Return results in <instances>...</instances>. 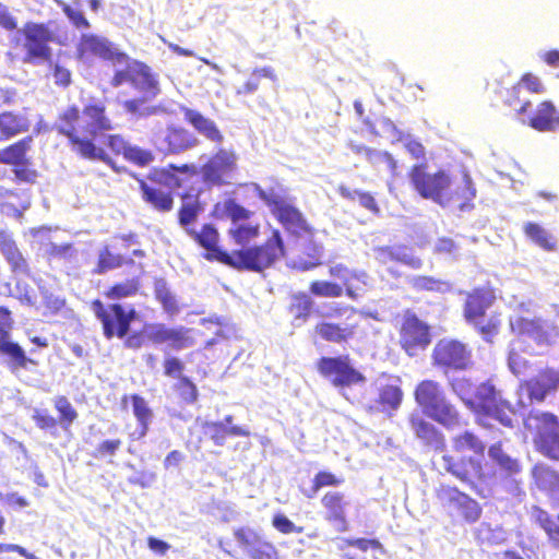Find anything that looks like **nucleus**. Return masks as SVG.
I'll list each match as a JSON object with an SVG mask.
<instances>
[{"mask_svg": "<svg viewBox=\"0 0 559 559\" xmlns=\"http://www.w3.org/2000/svg\"><path fill=\"white\" fill-rule=\"evenodd\" d=\"M115 124L107 114L105 104L92 98L82 108L72 104L58 112L51 129L68 141L70 150L78 156L102 160L116 173L121 171L104 148L97 145V138L114 130Z\"/></svg>", "mask_w": 559, "mask_h": 559, "instance_id": "obj_1", "label": "nucleus"}, {"mask_svg": "<svg viewBox=\"0 0 559 559\" xmlns=\"http://www.w3.org/2000/svg\"><path fill=\"white\" fill-rule=\"evenodd\" d=\"M407 178L420 198L431 200L442 207L455 206L464 211L472 207L476 197L473 180L467 174L461 180L453 181L443 169L430 173L427 163L413 165L407 171Z\"/></svg>", "mask_w": 559, "mask_h": 559, "instance_id": "obj_2", "label": "nucleus"}, {"mask_svg": "<svg viewBox=\"0 0 559 559\" xmlns=\"http://www.w3.org/2000/svg\"><path fill=\"white\" fill-rule=\"evenodd\" d=\"M452 451L442 455L444 471L472 490L485 484L489 475L483 460L486 444L473 431L465 430L451 439Z\"/></svg>", "mask_w": 559, "mask_h": 559, "instance_id": "obj_3", "label": "nucleus"}, {"mask_svg": "<svg viewBox=\"0 0 559 559\" xmlns=\"http://www.w3.org/2000/svg\"><path fill=\"white\" fill-rule=\"evenodd\" d=\"M238 171V155L231 148H218L205 163L198 167L194 164H169L160 169L166 182L179 189L183 186L177 173L189 177L201 175L202 183L207 188L224 187L233 183Z\"/></svg>", "mask_w": 559, "mask_h": 559, "instance_id": "obj_4", "label": "nucleus"}, {"mask_svg": "<svg viewBox=\"0 0 559 559\" xmlns=\"http://www.w3.org/2000/svg\"><path fill=\"white\" fill-rule=\"evenodd\" d=\"M313 334L322 342L343 347L359 342L366 336L361 322L357 318V310L340 304L332 308L325 319L316 323Z\"/></svg>", "mask_w": 559, "mask_h": 559, "instance_id": "obj_5", "label": "nucleus"}, {"mask_svg": "<svg viewBox=\"0 0 559 559\" xmlns=\"http://www.w3.org/2000/svg\"><path fill=\"white\" fill-rule=\"evenodd\" d=\"M285 243L281 231L273 229L271 236L261 245L231 251L228 266L237 271L261 273L273 267L285 257Z\"/></svg>", "mask_w": 559, "mask_h": 559, "instance_id": "obj_6", "label": "nucleus"}, {"mask_svg": "<svg viewBox=\"0 0 559 559\" xmlns=\"http://www.w3.org/2000/svg\"><path fill=\"white\" fill-rule=\"evenodd\" d=\"M414 400L428 417L440 425L447 428L461 425L460 412L447 399L440 382L432 379L419 381L414 390Z\"/></svg>", "mask_w": 559, "mask_h": 559, "instance_id": "obj_7", "label": "nucleus"}, {"mask_svg": "<svg viewBox=\"0 0 559 559\" xmlns=\"http://www.w3.org/2000/svg\"><path fill=\"white\" fill-rule=\"evenodd\" d=\"M464 404L475 415L476 423L483 427H487V418H493L504 427L513 426V406L499 396L495 385L489 381L480 383L474 396L464 400Z\"/></svg>", "mask_w": 559, "mask_h": 559, "instance_id": "obj_8", "label": "nucleus"}, {"mask_svg": "<svg viewBox=\"0 0 559 559\" xmlns=\"http://www.w3.org/2000/svg\"><path fill=\"white\" fill-rule=\"evenodd\" d=\"M20 34L21 36L11 38V45L14 48H23V63H52L50 43L55 41V34L47 23L27 21L20 29Z\"/></svg>", "mask_w": 559, "mask_h": 559, "instance_id": "obj_9", "label": "nucleus"}, {"mask_svg": "<svg viewBox=\"0 0 559 559\" xmlns=\"http://www.w3.org/2000/svg\"><path fill=\"white\" fill-rule=\"evenodd\" d=\"M535 450L543 456L559 462V417L548 411H531L523 419Z\"/></svg>", "mask_w": 559, "mask_h": 559, "instance_id": "obj_10", "label": "nucleus"}, {"mask_svg": "<svg viewBox=\"0 0 559 559\" xmlns=\"http://www.w3.org/2000/svg\"><path fill=\"white\" fill-rule=\"evenodd\" d=\"M91 309L99 321L103 335L107 340L127 336L131 330L132 322L138 318V311L134 306L126 307L120 302H105L100 298L91 301Z\"/></svg>", "mask_w": 559, "mask_h": 559, "instance_id": "obj_11", "label": "nucleus"}, {"mask_svg": "<svg viewBox=\"0 0 559 559\" xmlns=\"http://www.w3.org/2000/svg\"><path fill=\"white\" fill-rule=\"evenodd\" d=\"M397 344L408 357L426 352L432 342L431 326L413 310H405L395 324Z\"/></svg>", "mask_w": 559, "mask_h": 559, "instance_id": "obj_12", "label": "nucleus"}, {"mask_svg": "<svg viewBox=\"0 0 559 559\" xmlns=\"http://www.w3.org/2000/svg\"><path fill=\"white\" fill-rule=\"evenodd\" d=\"M435 496L453 520L459 519L464 524L473 525L483 515L480 503L454 485H439L435 490Z\"/></svg>", "mask_w": 559, "mask_h": 559, "instance_id": "obj_13", "label": "nucleus"}, {"mask_svg": "<svg viewBox=\"0 0 559 559\" xmlns=\"http://www.w3.org/2000/svg\"><path fill=\"white\" fill-rule=\"evenodd\" d=\"M257 195L270 207L275 219L288 234L297 237L310 236L313 234V228L310 226L302 212L293 203L277 194L274 190L267 191L258 189Z\"/></svg>", "mask_w": 559, "mask_h": 559, "instance_id": "obj_14", "label": "nucleus"}, {"mask_svg": "<svg viewBox=\"0 0 559 559\" xmlns=\"http://www.w3.org/2000/svg\"><path fill=\"white\" fill-rule=\"evenodd\" d=\"M430 359L432 367L444 374L465 371L473 365L472 349L467 344L455 338H440L437 341L431 350Z\"/></svg>", "mask_w": 559, "mask_h": 559, "instance_id": "obj_15", "label": "nucleus"}, {"mask_svg": "<svg viewBox=\"0 0 559 559\" xmlns=\"http://www.w3.org/2000/svg\"><path fill=\"white\" fill-rule=\"evenodd\" d=\"M317 370L336 388L352 386L366 381L365 374L353 366L348 355L321 357L317 361Z\"/></svg>", "mask_w": 559, "mask_h": 559, "instance_id": "obj_16", "label": "nucleus"}, {"mask_svg": "<svg viewBox=\"0 0 559 559\" xmlns=\"http://www.w3.org/2000/svg\"><path fill=\"white\" fill-rule=\"evenodd\" d=\"M124 68L115 72L111 78L110 85L119 87L124 83H130L139 91H147L150 96H157L160 92L156 75L152 73L151 68L140 61L123 62Z\"/></svg>", "mask_w": 559, "mask_h": 559, "instance_id": "obj_17", "label": "nucleus"}, {"mask_svg": "<svg viewBox=\"0 0 559 559\" xmlns=\"http://www.w3.org/2000/svg\"><path fill=\"white\" fill-rule=\"evenodd\" d=\"M203 250V258L207 261H215L221 264H229L231 252L221 246V234L213 223H204L200 228H192L186 234Z\"/></svg>", "mask_w": 559, "mask_h": 559, "instance_id": "obj_18", "label": "nucleus"}, {"mask_svg": "<svg viewBox=\"0 0 559 559\" xmlns=\"http://www.w3.org/2000/svg\"><path fill=\"white\" fill-rule=\"evenodd\" d=\"M559 390V369L545 367L534 377L520 381L519 391L525 393L530 403H544Z\"/></svg>", "mask_w": 559, "mask_h": 559, "instance_id": "obj_19", "label": "nucleus"}, {"mask_svg": "<svg viewBox=\"0 0 559 559\" xmlns=\"http://www.w3.org/2000/svg\"><path fill=\"white\" fill-rule=\"evenodd\" d=\"M75 53L78 59L84 61L99 58L114 63H123L128 60L126 52L117 50L107 38L95 34H83L76 45Z\"/></svg>", "mask_w": 559, "mask_h": 559, "instance_id": "obj_20", "label": "nucleus"}, {"mask_svg": "<svg viewBox=\"0 0 559 559\" xmlns=\"http://www.w3.org/2000/svg\"><path fill=\"white\" fill-rule=\"evenodd\" d=\"M55 409L58 413V418L53 417L48 409H35L32 416L35 425L44 431L57 429L60 426L63 430H69L72 424L78 419V412L71 404L69 399L64 395H57L52 400Z\"/></svg>", "mask_w": 559, "mask_h": 559, "instance_id": "obj_21", "label": "nucleus"}, {"mask_svg": "<svg viewBox=\"0 0 559 559\" xmlns=\"http://www.w3.org/2000/svg\"><path fill=\"white\" fill-rule=\"evenodd\" d=\"M159 175L162 179H157L155 176H148L147 180H139L141 198L154 211L158 213H168L174 209L175 199L171 190L165 189L162 186V182L171 188L174 187L166 182L160 173Z\"/></svg>", "mask_w": 559, "mask_h": 559, "instance_id": "obj_22", "label": "nucleus"}, {"mask_svg": "<svg viewBox=\"0 0 559 559\" xmlns=\"http://www.w3.org/2000/svg\"><path fill=\"white\" fill-rule=\"evenodd\" d=\"M404 393L400 380H391L380 383L376 390V396L366 405V412L369 414L382 413L388 417L401 407Z\"/></svg>", "mask_w": 559, "mask_h": 559, "instance_id": "obj_23", "label": "nucleus"}, {"mask_svg": "<svg viewBox=\"0 0 559 559\" xmlns=\"http://www.w3.org/2000/svg\"><path fill=\"white\" fill-rule=\"evenodd\" d=\"M234 535L251 559H278L276 547L255 531L240 527Z\"/></svg>", "mask_w": 559, "mask_h": 559, "instance_id": "obj_24", "label": "nucleus"}, {"mask_svg": "<svg viewBox=\"0 0 559 559\" xmlns=\"http://www.w3.org/2000/svg\"><path fill=\"white\" fill-rule=\"evenodd\" d=\"M497 294L490 284L474 287L465 295L463 318L465 321L480 318L496 302Z\"/></svg>", "mask_w": 559, "mask_h": 559, "instance_id": "obj_25", "label": "nucleus"}, {"mask_svg": "<svg viewBox=\"0 0 559 559\" xmlns=\"http://www.w3.org/2000/svg\"><path fill=\"white\" fill-rule=\"evenodd\" d=\"M321 504L325 510V520L334 524L338 531L348 528L346 508L348 502L343 492L336 490L326 491L321 498Z\"/></svg>", "mask_w": 559, "mask_h": 559, "instance_id": "obj_26", "label": "nucleus"}, {"mask_svg": "<svg viewBox=\"0 0 559 559\" xmlns=\"http://www.w3.org/2000/svg\"><path fill=\"white\" fill-rule=\"evenodd\" d=\"M0 251L13 274L31 275L32 269L27 259L19 248L12 233L4 229L0 230Z\"/></svg>", "mask_w": 559, "mask_h": 559, "instance_id": "obj_27", "label": "nucleus"}, {"mask_svg": "<svg viewBox=\"0 0 559 559\" xmlns=\"http://www.w3.org/2000/svg\"><path fill=\"white\" fill-rule=\"evenodd\" d=\"M526 123L538 132L557 131L559 130V109L551 100H543L527 117Z\"/></svg>", "mask_w": 559, "mask_h": 559, "instance_id": "obj_28", "label": "nucleus"}, {"mask_svg": "<svg viewBox=\"0 0 559 559\" xmlns=\"http://www.w3.org/2000/svg\"><path fill=\"white\" fill-rule=\"evenodd\" d=\"M181 112L183 114L185 120L191 124L198 133L214 143L219 144L223 142L224 135L212 119L188 107H181Z\"/></svg>", "mask_w": 559, "mask_h": 559, "instance_id": "obj_29", "label": "nucleus"}, {"mask_svg": "<svg viewBox=\"0 0 559 559\" xmlns=\"http://www.w3.org/2000/svg\"><path fill=\"white\" fill-rule=\"evenodd\" d=\"M180 199L181 203L177 212V221L179 226L187 234L188 230L194 228L193 224L203 212V205L198 193L190 194L188 192H182L180 194Z\"/></svg>", "mask_w": 559, "mask_h": 559, "instance_id": "obj_30", "label": "nucleus"}, {"mask_svg": "<svg viewBox=\"0 0 559 559\" xmlns=\"http://www.w3.org/2000/svg\"><path fill=\"white\" fill-rule=\"evenodd\" d=\"M142 283L140 276H131L123 281H116L108 285L102 293L107 302H119L123 299L134 298L141 292Z\"/></svg>", "mask_w": 559, "mask_h": 559, "instance_id": "obj_31", "label": "nucleus"}, {"mask_svg": "<svg viewBox=\"0 0 559 559\" xmlns=\"http://www.w3.org/2000/svg\"><path fill=\"white\" fill-rule=\"evenodd\" d=\"M212 215L218 219H229L233 225L249 221L253 212L242 206L234 198H227L213 205Z\"/></svg>", "mask_w": 559, "mask_h": 559, "instance_id": "obj_32", "label": "nucleus"}, {"mask_svg": "<svg viewBox=\"0 0 559 559\" xmlns=\"http://www.w3.org/2000/svg\"><path fill=\"white\" fill-rule=\"evenodd\" d=\"M514 328L520 334L531 337L537 345L549 346L554 343L551 333L546 329L540 319L519 318Z\"/></svg>", "mask_w": 559, "mask_h": 559, "instance_id": "obj_33", "label": "nucleus"}, {"mask_svg": "<svg viewBox=\"0 0 559 559\" xmlns=\"http://www.w3.org/2000/svg\"><path fill=\"white\" fill-rule=\"evenodd\" d=\"M204 435L210 438L214 444L224 445L230 436L249 437L251 433L247 428L240 426H226L222 421H205L202 425Z\"/></svg>", "mask_w": 559, "mask_h": 559, "instance_id": "obj_34", "label": "nucleus"}, {"mask_svg": "<svg viewBox=\"0 0 559 559\" xmlns=\"http://www.w3.org/2000/svg\"><path fill=\"white\" fill-rule=\"evenodd\" d=\"M31 128V121L27 117L4 111L0 114V141H8L19 134L25 133Z\"/></svg>", "mask_w": 559, "mask_h": 559, "instance_id": "obj_35", "label": "nucleus"}, {"mask_svg": "<svg viewBox=\"0 0 559 559\" xmlns=\"http://www.w3.org/2000/svg\"><path fill=\"white\" fill-rule=\"evenodd\" d=\"M525 237L546 252L558 249L557 238L543 225L536 222H526L522 227Z\"/></svg>", "mask_w": 559, "mask_h": 559, "instance_id": "obj_36", "label": "nucleus"}, {"mask_svg": "<svg viewBox=\"0 0 559 559\" xmlns=\"http://www.w3.org/2000/svg\"><path fill=\"white\" fill-rule=\"evenodd\" d=\"M349 548H357L362 552H367L368 550H376L382 555L386 552L382 543L377 538H344L342 544L338 546V549L342 551L340 559H367L364 556H358L349 551Z\"/></svg>", "mask_w": 559, "mask_h": 559, "instance_id": "obj_37", "label": "nucleus"}, {"mask_svg": "<svg viewBox=\"0 0 559 559\" xmlns=\"http://www.w3.org/2000/svg\"><path fill=\"white\" fill-rule=\"evenodd\" d=\"M309 292L311 295L320 298H340L343 295L353 300L358 298L357 292L350 285H346V288H344L335 282L325 280L312 281L309 284Z\"/></svg>", "mask_w": 559, "mask_h": 559, "instance_id": "obj_38", "label": "nucleus"}, {"mask_svg": "<svg viewBox=\"0 0 559 559\" xmlns=\"http://www.w3.org/2000/svg\"><path fill=\"white\" fill-rule=\"evenodd\" d=\"M485 341L492 343L495 337L500 333L502 326V319L500 312H492L487 316V312L480 318H475L466 321Z\"/></svg>", "mask_w": 559, "mask_h": 559, "instance_id": "obj_39", "label": "nucleus"}, {"mask_svg": "<svg viewBox=\"0 0 559 559\" xmlns=\"http://www.w3.org/2000/svg\"><path fill=\"white\" fill-rule=\"evenodd\" d=\"M34 139L32 135H26L19 141H15L8 146L0 150L1 164L14 166L26 160L28 152L32 148Z\"/></svg>", "mask_w": 559, "mask_h": 559, "instance_id": "obj_40", "label": "nucleus"}, {"mask_svg": "<svg viewBox=\"0 0 559 559\" xmlns=\"http://www.w3.org/2000/svg\"><path fill=\"white\" fill-rule=\"evenodd\" d=\"M133 263L132 259H126L122 254L114 252L111 248L106 245L102 247L98 252L93 274L102 275L123 265H132Z\"/></svg>", "mask_w": 559, "mask_h": 559, "instance_id": "obj_41", "label": "nucleus"}, {"mask_svg": "<svg viewBox=\"0 0 559 559\" xmlns=\"http://www.w3.org/2000/svg\"><path fill=\"white\" fill-rule=\"evenodd\" d=\"M0 354L9 358L8 367L12 372L26 369L28 365L37 364L34 359L26 356L19 343L9 340L0 342Z\"/></svg>", "mask_w": 559, "mask_h": 559, "instance_id": "obj_42", "label": "nucleus"}, {"mask_svg": "<svg viewBox=\"0 0 559 559\" xmlns=\"http://www.w3.org/2000/svg\"><path fill=\"white\" fill-rule=\"evenodd\" d=\"M228 236L234 240L236 245L245 246L255 240L261 235V225L259 222L246 221L233 225L228 229Z\"/></svg>", "mask_w": 559, "mask_h": 559, "instance_id": "obj_43", "label": "nucleus"}, {"mask_svg": "<svg viewBox=\"0 0 559 559\" xmlns=\"http://www.w3.org/2000/svg\"><path fill=\"white\" fill-rule=\"evenodd\" d=\"M411 427L417 438L427 444H437L443 441L440 430L418 415H413L409 419Z\"/></svg>", "mask_w": 559, "mask_h": 559, "instance_id": "obj_44", "label": "nucleus"}, {"mask_svg": "<svg viewBox=\"0 0 559 559\" xmlns=\"http://www.w3.org/2000/svg\"><path fill=\"white\" fill-rule=\"evenodd\" d=\"M533 516L535 522L544 530L552 548L559 550V524L547 511L539 507L533 508Z\"/></svg>", "mask_w": 559, "mask_h": 559, "instance_id": "obj_45", "label": "nucleus"}, {"mask_svg": "<svg viewBox=\"0 0 559 559\" xmlns=\"http://www.w3.org/2000/svg\"><path fill=\"white\" fill-rule=\"evenodd\" d=\"M166 142L169 152L179 153L193 147L197 144V139L185 128H173L166 135Z\"/></svg>", "mask_w": 559, "mask_h": 559, "instance_id": "obj_46", "label": "nucleus"}, {"mask_svg": "<svg viewBox=\"0 0 559 559\" xmlns=\"http://www.w3.org/2000/svg\"><path fill=\"white\" fill-rule=\"evenodd\" d=\"M130 400L132 402L133 414L140 426L139 435L140 437H144L150 429V424L153 418V412L148 407L145 399L142 397L141 395L131 394Z\"/></svg>", "mask_w": 559, "mask_h": 559, "instance_id": "obj_47", "label": "nucleus"}, {"mask_svg": "<svg viewBox=\"0 0 559 559\" xmlns=\"http://www.w3.org/2000/svg\"><path fill=\"white\" fill-rule=\"evenodd\" d=\"M338 192L341 197L347 201H355L356 199H358L359 204L369 212H371L372 214L378 215L380 213V207L374 197L370 192L352 190L346 186H340Z\"/></svg>", "mask_w": 559, "mask_h": 559, "instance_id": "obj_48", "label": "nucleus"}, {"mask_svg": "<svg viewBox=\"0 0 559 559\" xmlns=\"http://www.w3.org/2000/svg\"><path fill=\"white\" fill-rule=\"evenodd\" d=\"M313 301L304 292L294 294L288 307L289 312L296 320L307 321L312 313Z\"/></svg>", "mask_w": 559, "mask_h": 559, "instance_id": "obj_49", "label": "nucleus"}, {"mask_svg": "<svg viewBox=\"0 0 559 559\" xmlns=\"http://www.w3.org/2000/svg\"><path fill=\"white\" fill-rule=\"evenodd\" d=\"M532 475L535 484L540 489H550L559 485V474L544 463L535 464L532 468Z\"/></svg>", "mask_w": 559, "mask_h": 559, "instance_id": "obj_50", "label": "nucleus"}, {"mask_svg": "<svg viewBox=\"0 0 559 559\" xmlns=\"http://www.w3.org/2000/svg\"><path fill=\"white\" fill-rule=\"evenodd\" d=\"M488 454L493 462L509 474H516L520 472L521 467L519 462L503 451V447L500 441L489 447Z\"/></svg>", "mask_w": 559, "mask_h": 559, "instance_id": "obj_51", "label": "nucleus"}, {"mask_svg": "<svg viewBox=\"0 0 559 559\" xmlns=\"http://www.w3.org/2000/svg\"><path fill=\"white\" fill-rule=\"evenodd\" d=\"M143 96L139 98L127 99L122 103L124 110L132 116L146 117L153 115L156 111L155 107L147 106V102L152 100L156 96H150L147 91H142Z\"/></svg>", "mask_w": 559, "mask_h": 559, "instance_id": "obj_52", "label": "nucleus"}, {"mask_svg": "<svg viewBox=\"0 0 559 559\" xmlns=\"http://www.w3.org/2000/svg\"><path fill=\"white\" fill-rule=\"evenodd\" d=\"M167 344L175 350L193 346L195 344L193 330L186 326L170 328Z\"/></svg>", "mask_w": 559, "mask_h": 559, "instance_id": "obj_53", "label": "nucleus"}, {"mask_svg": "<svg viewBox=\"0 0 559 559\" xmlns=\"http://www.w3.org/2000/svg\"><path fill=\"white\" fill-rule=\"evenodd\" d=\"M503 103L520 116L525 115L531 106V102L522 97V90L516 84L506 91Z\"/></svg>", "mask_w": 559, "mask_h": 559, "instance_id": "obj_54", "label": "nucleus"}, {"mask_svg": "<svg viewBox=\"0 0 559 559\" xmlns=\"http://www.w3.org/2000/svg\"><path fill=\"white\" fill-rule=\"evenodd\" d=\"M343 483L344 479L336 476L334 473L330 471H319L312 479L310 491L306 492L305 496L307 498H313L322 488L338 487Z\"/></svg>", "mask_w": 559, "mask_h": 559, "instance_id": "obj_55", "label": "nucleus"}, {"mask_svg": "<svg viewBox=\"0 0 559 559\" xmlns=\"http://www.w3.org/2000/svg\"><path fill=\"white\" fill-rule=\"evenodd\" d=\"M12 173L16 183L35 185L39 177V173L31 158L12 166Z\"/></svg>", "mask_w": 559, "mask_h": 559, "instance_id": "obj_56", "label": "nucleus"}, {"mask_svg": "<svg viewBox=\"0 0 559 559\" xmlns=\"http://www.w3.org/2000/svg\"><path fill=\"white\" fill-rule=\"evenodd\" d=\"M411 283L412 287L417 292L442 293L448 288L445 282L428 275L415 276Z\"/></svg>", "mask_w": 559, "mask_h": 559, "instance_id": "obj_57", "label": "nucleus"}, {"mask_svg": "<svg viewBox=\"0 0 559 559\" xmlns=\"http://www.w3.org/2000/svg\"><path fill=\"white\" fill-rule=\"evenodd\" d=\"M174 390L179 399L186 404H193L197 402L199 393L197 385L188 377H179L174 385Z\"/></svg>", "mask_w": 559, "mask_h": 559, "instance_id": "obj_58", "label": "nucleus"}, {"mask_svg": "<svg viewBox=\"0 0 559 559\" xmlns=\"http://www.w3.org/2000/svg\"><path fill=\"white\" fill-rule=\"evenodd\" d=\"M154 295L156 300L162 304L163 309L167 313L174 314L179 311L176 297L164 283L157 284L155 286Z\"/></svg>", "mask_w": 559, "mask_h": 559, "instance_id": "obj_59", "label": "nucleus"}, {"mask_svg": "<svg viewBox=\"0 0 559 559\" xmlns=\"http://www.w3.org/2000/svg\"><path fill=\"white\" fill-rule=\"evenodd\" d=\"M123 157L139 167H145L154 160V155L151 151L130 144L128 145Z\"/></svg>", "mask_w": 559, "mask_h": 559, "instance_id": "obj_60", "label": "nucleus"}, {"mask_svg": "<svg viewBox=\"0 0 559 559\" xmlns=\"http://www.w3.org/2000/svg\"><path fill=\"white\" fill-rule=\"evenodd\" d=\"M55 2L61 8L62 12L70 20L74 27L79 29L90 28V22L80 10L73 9L70 4L62 0H55Z\"/></svg>", "mask_w": 559, "mask_h": 559, "instance_id": "obj_61", "label": "nucleus"}, {"mask_svg": "<svg viewBox=\"0 0 559 559\" xmlns=\"http://www.w3.org/2000/svg\"><path fill=\"white\" fill-rule=\"evenodd\" d=\"M515 84L520 85L521 90L525 88L531 94H543L546 91L542 80L532 72L522 74Z\"/></svg>", "mask_w": 559, "mask_h": 559, "instance_id": "obj_62", "label": "nucleus"}, {"mask_svg": "<svg viewBox=\"0 0 559 559\" xmlns=\"http://www.w3.org/2000/svg\"><path fill=\"white\" fill-rule=\"evenodd\" d=\"M366 158L373 166L380 165L382 163L386 164L388 168L393 174L397 169V163L389 152H381L372 148V151H368Z\"/></svg>", "mask_w": 559, "mask_h": 559, "instance_id": "obj_63", "label": "nucleus"}, {"mask_svg": "<svg viewBox=\"0 0 559 559\" xmlns=\"http://www.w3.org/2000/svg\"><path fill=\"white\" fill-rule=\"evenodd\" d=\"M15 290L16 298L22 305L28 307L36 306V293L28 283L17 281L15 284Z\"/></svg>", "mask_w": 559, "mask_h": 559, "instance_id": "obj_64", "label": "nucleus"}]
</instances>
